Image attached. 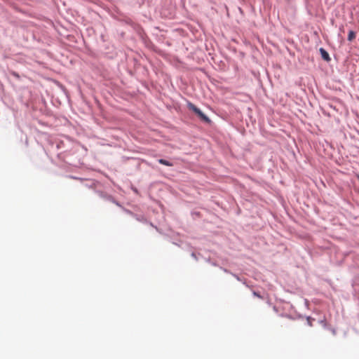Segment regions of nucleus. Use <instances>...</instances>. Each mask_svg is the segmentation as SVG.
<instances>
[{
    "instance_id": "1",
    "label": "nucleus",
    "mask_w": 359,
    "mask_h": 359,
    "mask_svg": "<svg viewBox=\"0 0 359 359\" xmlns=\"http://www.w3.org/2000/svg\"><path fill=\"white\" fill-rule=\"evenodd\" d=\"M187 107L189 109L193 111L203 121L209 123L210 120L209 118L203 114L196 106L191 102H188Z\"/></svg>"
},
{
    "instance_id": "2",
    "label": "nucleus",
    "mask_w": 359,
    "mask_h": 359,
    "mask_svg": "<svg viewBox=\"0 0 359 359\" xmlns=\"http://www.w3.org/2000/svg\"><path fill=\"white\" fill-rule=\"evenodd\" d=\"M319 51L320 53L322 58L324 60H325L327 62L330 61L331 58H330V57L329 55V53L323 48H320Z\"/></svg>"
},
{
    "instance_id": "3",
    "label": "nucleus",
    "mask_w": 359,
    "mask_h": 359,
    "mask_svg": "<svg viewBox=\"0 0 359 359\" xmlns=\"http://www.w3.org/2000/svg\"><path fill=\"white\" fill-rule=\"evenodd\" d=\"M158 162H159V163L166 165V166H172L173 165V164L172 163H170V161H166L165 159H163V158L159 159Z\"/></svg>"
},
{
    "instance_id": "4",
    "label": "nucleus",
    "mask_w": 359,
    "mask_h": 359,
    "mask_svg": "<svg viewBox=\"0 0 359 359\" xmlns=\"http://www.w3.org/2000/svg\"><path fill=\"white\" fill-rule=\"evenodd\" d=\"M355 38V33L353 31H352V30L349 31L348 34V40L349 41H351Z\"/></svg>"
},
{
    "instance_id": "5",
    "label": "nucleus",
    "mask_w": 359,
    "mask_h": 359,
    "mask_svg": "<svg viewBox=\"0 0 359 359\" xmlns=\"http://www.w3.org/2000/svg\"><path fill=\"white\" fill-rule=\"evenodd\" d=\"M13 75L14 76H15V77H18V78L19 77V75H18L17 73H15V72H13Z\"/></svg>"
},
{
    "instance_id": "6",
    "label": "nucleus",
    "mask_w": 359,
    "mask_h": 359,
    "mask_svg": "<svg viewBox=\"0 0 359 359\" xmlns=\"http://www.w3.org/2000/svg\"><path fill=\"white\" fill-rule=\"evenodd\" d=\"M253 294H254L255 296H257V297L261 298V296L259 294H258L257 292H255Z\"/></svg>"
},
{
    "instance_id": "7",
    "label": "nucleus",
    "mask_w": 359,
    "mask_h": 359,
    "mask_svg": "<svg viewBox=\"0 0 359 359\" xmlns=\"http://www.w3.org/2000/svg\"><path fill=\"white\" fill-rule=\"evenodd\" d=\"M358 179H359V175H358Z\"/></svg>"
}]
</instances>
